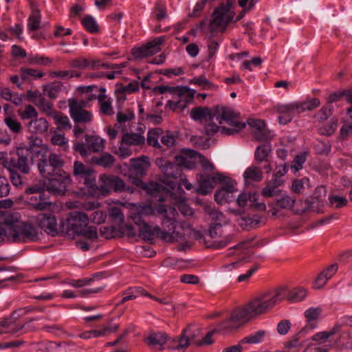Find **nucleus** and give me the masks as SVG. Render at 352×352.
I'll return each instance as SVG.
<instances>
[{
	"label": "nucleus",
	"instance_id": "nucleus-1",
	"mask_svg": "<svg viewBox=\"0 0 352 352\" xmlns=\"http://www.w3.org/2000/svg\"><path fill=\"white\" fill-rule=\"evenodd\" d=\"M281 291L259 294L243 307L234 309L230 317L220 324V330L233 331L252 319L267 313L280 299Z\"/></svg>",
	"mask_w": 352,
	"mask_h": 352
},
{
	"label": "nucleus",
	"instance_id": "nucleus-2",
	"mask_svg": "<svg viewBox=\"0 0 352 352\" xmlns=\"http://www.w3.org/2000/svg\"><path fill=\"white\" fill-rule=\"evenodd\" d=\"M153 211L162 215V228L158 226L152 228L142 220V214L133 217L135 223L140 225V236L144 240L152 242L155 238H160L164 241L172 243L184 238V234L176 230L175 222L178 214L175 207L160 204Z\"/></svg>",
	"mask_w": 352,
	"mask_h": 352
},
{
	"label": "nucleus",
	"instance_id": "nucleus-3",
	"mask_svg": "<svg viewBox=\"0 0 352 352\" xmlns=\"http://www.w3.org/2000/svg\"><path fill=\"white\" fill-rule=\"evenodd\" d=\"M0 223L10 232V241L25 243L38 239V232L31 224L20 221L17 212H4L0 215Z\"/></svg>",
	"mask_w": 352,
	"mask_h": 352
},
{
	"label": "nucleus",
	"instance_id": "nucleus-4",
	"mask_svg": "<svg viewBox=\"0 0 352 352\" xmlns=\"http://www.w3.org/2000/svg\"><path fill=\"white\" fill-rule=\"evenodd\" d=\"M87 215L79 211H72L60 224V232L69 239L82 236L94 241L98 238L96 227L88 226Z\"/></svg>",
	"mask_w": 352,
	"mask_h": 352
},
{
	"label": "nucleus",
	"instance_id": "nucleus-5",
	"mask_svg": "<svg viewBox=\"0 0 352 352\" xmlns=\"http://www.w3.org/2000/svg\"><path fill=\"white\" fill-rule=\"evenodd\" d=\"M36 142V150L34 153L38 158L37 167L40 174L45 178H51L54 175L64 174L63 167L65 162L55 153H50L46 147L39 146Z\"/></svg>",
	"mask_w": 352,
	"mask_h": 352
},
{
	"label": "nucleus",
	"instance_id": "nucleus-6",
	"mask_svg": "<svg viewBox=\"0 0 352 352\" xmlns=\"http://www.w3.org/2000/svg\"><path fill=\"white\" fill-rule=\"evenodd\" d=\"M36 142H41V139H29L28 145L21 146L16 150V156L7 159L3 162V166L7 169H12L20 171L21 173L28 175L30 173V165L33 164L34 153L36 150Z\"/></svg>",
	"mask_w": 352,
	"mask_h": 352
},
{
	"label": "nucleus",
	"instance_id": "nucleus-7",
	"mask_svg": "<svg viewBox=\"0 0 352 352\" xmlns=\"http://www.w3.org/2000/svg\"><path fill=\"white\" fill-rule=\"evenodd\" d=\"M232 3V1L228 0L226 3H221L215 9L212 15V19L208 24L210 32L226 30L234 15V13L230 10Z\"/></svg>",
	"mask_w": 352,
	"mask_h": 352
},
{
	"label": "nucleus",
	"instance_id": "nucleus-8",
	"mask_svg": "<svg viewBox=\"0 0 352 352\" xmlns=\"http://www.w3.org/2000/svg\"><path fill=\"white\" fill-rule=\"evenodd\" d=\"M155 164L162 173L161 181L174 190L177 187V179L182 176V169L164 157L157 158Z\"/></svg>",
	"mask_w": 352,
	"mask_h": 352
},
{
	"label": "nucleus",
	"instance_id": "nucleus-9",
	"mask_svg": "<svg viewBox=\"0 0 352 352\" xmlns=\"http://www.w3.org/2000/svg\"><path fill=\"white\" fill-rule=\"evenodd\" d=\"M99 182L100 186H96V189L100 190L103 195H109L112 190L116 192H133V188L126 186L125 182L116 175L102 174L99 177Z\"/></svg>",
	"mask_w": 352,
	"mask_h": 352
},
{
	"label": "nucleus",
	"instance_id": "nucleus-10",
	"mask_svg": "<svg viewBox=\"0 0 352 352\" xmlns=\"http://www.w3.org/2000/svg\"><path fill=\"white\" fill-rule=\"evenodd\" d=\"M87 102L85 100L69 98L68 100L69 112L75 124H89L93 120L92 113L85 110Z\"/></svg>",
	"mask_w": 352,
	"mask_h": 352
},
{
	"label": "nucleus",
	"instance_id": "nucleus-11",
	"mask_svg": "<svg viewBox=\"0 0 352 352\" xmlns=\"http://www.w3.org/2000/svg\"><path fill=\"white\" fill-rule=\"evenodd\" d=\"M73 175L80 182H82L87 188H96V173L89 166L80 161H75L73 165Z\"/></svg>",
	"mask_w": 352,
	"mask_h": 352
},
{
	"label": "nucleus",
	"instance_id": "nucleus-12",
	"mask_svg": "<svg viewBox=\"0 0 352 352\" xmlns=\"http://www.w3.org/2000/svg\"><path fill=\"white\" fill-rule=\"evenodd\" d=\"M214 118L219 122V124H222L224 120L227 124L237 128H244L245 124L238 120L239 114L230 107L224 106L214 107Z\"/></svg>",
	"mask_w": 352,
	"mask_h": 352
},
{
	"label": "nucleus",
	"instance_id": "nucleus-13",
	"mask_svg": "<svg viewBox=\"0 0 352 352\" xmlns=\"http://www.w3.org/2000/svg\"><path fill=\"white\" fill-rule=\"evenodd\" d=\"M327 195V190L324 186H318L315 189L314 195L305 200L306 207L302 212L312 211L320 213L323 212L324 199Z\"/></svg>",
	"mask_w": 352,
	"mask_h": 352
},
{
	"label": "nucleus",
	"instance_id": "nucleus-14",
	"mask_svg": "<svg viewBox=\"0 0 352 352\" xmlns=\"http://www.w3.org/2000/svg\"><path fill=\"white\" fill-rule=\"evenodd\" d=\"M164 36L157 37L139 47L131 50L132 55L136 58H142L152 56L161 50L160 45L164 42Z\"/></svg>",
	"mask_w": 352,
	"mask_h": 352
},
{
	"label": "nucleus",
	"instance_id": "nucleus-15",
	"mask_svg": "<svg viewBox=\"0 0 352 352\" xmlns=\"http://www.w3.org/2000/svg\"><path fill=\"white\" fill-rule=\"evenodd\" d=\"M49 182L47 184V190L49 192L55 195H63L67 190V188L71 183L69 174L64 171L61 175H54L51 178H47Z\"/></svg>",
	"mask_w": 352,
	"mask_h": 352
},
{
	"label": "nucleus",
	"instance_id": "nucleus-16",
	"mask_svg": "<svg viewBox=\"0 0 352 352\" xmlns=\"http://www.w3.org/2000/svg\"><path fill=\"white\" fill-rule=\"evenodd\" d=\"M24 327V322L19 319V315L14 311L8 318L0 322V334L8 333L14 335L20 331H22Z\"/></svg>",
	"mask_w": 352,
	"mask_h": 352
},
{
	"label": "nucleus",
	"instance_id": "nucleus-17",
	"mask_svg": "<svg viewBox=\"0 0 352 352\" xmlns=\"http://www.w3.org/2000/svg\"><path fill=\"white\" fill-rule=\"evenodd\" d=\"M38 226L48 234L54 236L58 234V225L55 216L51 213H40L36 217Z\"/></svg>",
	"mask_w": 352,
	"mask_h": 352
},
{
	"label": "nucleus",
	"instance_id": "nucleus-18",
	"mask_svg": "<svg viewBox=\"0 0 352 352\" xmlns=\"http://www.w3.org/2000/svg\"><path fill=\"white\" fill-rule=\"evenodd\" d=\"M315 328L314 324L305 326L299 332L294 335L292 338L284 343L283 351H276L274 352H298L303 345V342L300 339L309 330Z\"/></svg>",
	"mask_w": 352,
	"mask_h": 352
},
{
	"label": "nucleus",
	"instance_id": "nucleus-19",
	"mask_svg": "<svg viewBox=\"0 0 352 352\" xmlns=\"http://www.w3.org/2000/svg\"><path fill=\"white\" fill-rule=\"evenodd\" d=\"M226 179V177L219 173L214 176L201 175L199 187L197 189V192L200 195H205L214 188L217 181L223 182Z\"/></svg>",
	"mask_w": 352,
	"mask_h": 352
},
{
	"label": "nucleus",
	"instance_id": "nucleus-20",
	"mask_svg": "<svg viewBox=\"0 0 352 352\" xmlns=\"http://www.w3.org/2000/svg\"><path fill=\"white\" fill-rule=\"evenodd\" d=\"M277 111L278 112L279 122L283 124H286L289 122L294 113L300 114L298 113V107L296 102H294L289 104H280L277 107Z\"/></svg>",
	"mask_w": 352,
	"mask_h": 352
},
{
	"label": "nucleus",
	"instance_id": "nucleus-21",
	"mask_svg": "<svg viewBox=\"0 0 352 352\" xmlns=\"http://www.w3.org/2000/svg\"><path fill=\"white\" fill-rule=\"evenodd\" d=\"M153 91H157L160 94L169 92L176 95L177 98H185L186 100H192L194 97V92L189 88L185 87L157 86L153 89Z\"/></svg>",
	"mask_w": 352,
	"mask_h": 352
},
{
	"label": "nucleus",
	"instance_id": "nucleus-22",
	"mask_svg": "<svg viewBox=\"0 0 352 352\" xmlns=\"http://www.w3.org/2000/svg\"><path fill=\"white\" fill-rule=\"evenodd\" d=\"M198 155V153L192 149H183L181 154L175 156V164L186 168H192L195 166V162L192 161Z\"/></svg>",
	"mask_w": 352,
	"mask_h": 352
},
{
	"label": "nucleus",
	"instance_id": "nucleus-23",
	"mask_svg": "<svg viewBox=\"0 0 352 352\" xmlns=\"http://www.w3.org/2000/svg\"><path fill=\"white\" fill-rule=\"evenodd\" d=\"M27 193H38V196H35L36 200L39 199L40 201L36 204H32L34 208L38 210H45L51 206V202L46 201L45 190L43 188L37 186H34L28 188L26 190Z\"/></svg>",
	"mask_w": 352,
	"mask_h": 352
},
{
	"label": "nucleus",
	"instance_id": "nucleus-24",
	"mask_svg": "<svg viewBox=\"0 0 352 352\" xmlns=\"http://www.w3.org/2000/svg\"><path fill=\"white\" fill-rule=\"evenodd\" d=\"M214 107H197L192 108L190 112V117L195 121L207 122L214 118Z\"/></svg>",
	"mask_w": 352,
	"mask_h": 352
},
{
	"label": "nucleus",
	"instance_id": "nucleus-25",
	"mask_svg": "<svg viewBox=\"0 0 352 352\" xmlns=\"http://www.w3.org/2000/svg\"><path fill=\"white\" fill-rule=\"evenodd\" d=\"M168 340V336L165 332L157 331L151 333L144 341L148 346H158L159 349L162 350Z\"/></svg>",
	"mask_w": 352,
	"mask_h": 352
},
{
	"label": "nucleus",
	"instance_id": "nucleus-26",
	"mask_svg": "<svg viewBox=\"0 0 352 352\" xmlns=\"http://www.w3.org/2000/svg\"><path fill=\"white\" fill-rule=\"evenodd\" d=\"M131 168L130 172L136 176H144L150 166L148 157L142 156L140 158H133L131 160Z\"/></svg>",
	"mask_w": 352,
	"mask_h": 352
},
{
	"label": "nucleus",
	"instance_id": "nucleus-27",
	"mask_svg": "<svg viewBox=\"0 0 352 352\" xmlns=\"http://www.w3.org/2000/svg\"><path fill=\"white\" fill-rule=\"evenodd\" d=\"M296 202V198L288 195H284L276 198L274 203V208L272 209V214L275 216L277 214L278 209L292 210Z\"/></svg>",
	"mask_w": 352,
	"mask_h": 352
},
{
	"label": "nucleus",
	"instance_id": "nucleus-28",
	"mask_svg": "<svg viewBox=\"0 0 352 352\" xmlns=\"http://www.w3.org/2000/svg\"><path fill=\"white\" fill-rule=\"evenodd\" d=\"M116 161V160L113 155L109 153H103L99 156L92 157L89 162L104 168H111Z\"/></svg>",
	"mask_w": 352,
	"mask_h": 352
},
{
	"label": "nucleus",
	"instance_id": "nucleus-29",
	"mask_svg": "<svg viewBox=\"0 0 352 352\" xmlns=\"http://www.w3.org/2000/svg\"><path fill=\"white\" fill-rule=\"evenodd\" d=\"M337 270V264H333L321 272L316 277L314 287L316 289L322 288L326 284L327 281L333 276Z\"/></svg>",
	"mask_w": 352,
	"mask_h": 352
},
{
	"label": "nucleus",
	"instance_id": "nucleus-30",
	"mask_svg": "<svg viewBox=\"0 0 352 352\" xmlns=\"http://www.w3.org/2000/svg\"><path fill=\"white\" fill-rule=\"evenodd\" d=\"M49 124L47 120L44 118H34L28 124V129L32 133H43L47 131Z\"/></svg>",
	"mask_w": 352,
	"mask_h": 352
},
{
	"label": "nucleus",
	"instance_id": "nucleus-31",
	"mask_svg": "<svg viewBox=\"0 0 352 352\" xmlns=\"http://www.w3.org/2000/svg\"><path fill=\"white\" fill-rule=\"evenodd\" d=\"M30 8L32 13L28 19V28L30 31H35L40 27L41 15L37 6L32 1H30Z\"/></svg>",
	"mask_w": 352,
	"mask_h": 352
},
{
	"label": "nucleus",
	"instance_id": "nucleus-32",
	"mask_svg": "<svg viewBox=\"0 0 352 352\" xmlns=\"http://www.w3.org/2000/svg\"><path fill=\"white\" fill-rule=\"evenodd\" d=\"M36 96V100H34L35 104L38 107L40 111L44 112L47 116H51L54 112L53 111V104L47 100L39 92L34 93Z\"/></svg>",
	"mask_w": 352,
	"mask_h": 352
},
{
	"label": "nucleus",
	"instance_id": "nucleus-33",
	"mask_svg": "<svg viewBox=\"0 0 352 352\" xmlns=\"http://www.w3.org/2000/svg\"><path fill=\"white\" fill-rule=\"evenodd\" d=\"M85 140L87 148L94 152L98 153L104 148V140L96 135H85Z\"/></svg>",
	"mask_w": 352,
	"mask_h": 352
},
{
	"label": "nucleus",
	"instance_id": "nucleus-34",
	"mask_svg": "<svg viewBox=\"0 0 352 352\" xmlns=\"http://www.w3.org/2000/svg\"><path fill=\"white\" fill-rule=\"evenodd\" d=\"M54 120L55 124L57 126L56 129L59 131L63 130H69L72 129V124L69 121V118L64 115L60 111H54V113L51 116Z\"/></svg>",
	"mask_w": 352,
	"mask_h": 352
},
{
	"label": "nucleus",
	"instance_id": "nucleus-35",
	"mask_svg": "<svg viewBox=\"0 0 352 352\" xmlns=\"http://www.w3.org/2000/svg\"><path fill=\"white\" fill-rule=\"evenodd\" d=\"M122 143L129 146H140L144 144L145 138L143 135L135 133H124L122 136Z\"/></svg>",
	"mask_w": 352,
	"mask_h": 352
},
{
	"label": "nucleus",
	"instance_id": "nucleus-36",
	"mask_svg": "<svg viewBox=\"0 0 352 352\" xmlns=\"http://www.w3.org/2000/svg\"><path fill=\"white\" fill-rule=\"evenodd\" d=\"M243 177L246 182H261L263 177L261 169L253 165L246 168L243 173Z\"/></svg>",
	"mask_w": 352,
	"mask_h": 352
},
{
	"label": "nucleus",
	"instance_id": "nucleus-37",
	"mask_svg": "<svg viewBox=\"0 0 352 352\" xmlns=\"http://www.w3.org/2000/svg\"><path fill=\"white\" fill-rule=\"evenodd\" d=\"M237 222L243 229L249 230L256 228L260 223V219L257 216H243L238 218Z\"/></svg>",
	"mask_w": 352,
	"mask_h": 352
},
{
	"label": "nucleus",
	"instance_id": "nucleus-38",
	"mask_svg": "<svg viewBox=\"0 0 352 352\" xmlns=\"http://www.w3.org/2000/svg\"><path fill=\"white\" fill-rule=\"evenodd\" d=\"M271 153V146L269 144L258 146L254 153V158L258 164L268 162V157Z\"/></svg>",
	"mask_w": 352,
	"mask_h": 352
},
{
	"label": "nucleus",
	"instance_id": "nucleus-39",
	"mask_svg": "<svg viewBox=\"0 0 352 352\" xmlns=\"http://www.w3.org/2000/svg\"><path fill=\"white\" fill-rule=\"evenodd\" d=\"M97 99L100 105V109L102 113L107 116H111L114 113L111 101L110 98H107L105 94H99L97 96Z\"/></svg>",
	"mask_w": 352,
	"mask_h": 352
},
{
	"label": "nucleus",
	"instance_id": "nucleus-40",
	"mask_svg": "<svg viewBox=\"0 0 352 352\" xmlns=\"http://www.w3.org/2000/svg\"><path fill=\"white\" fill-rule=\"evenodd\" d=\"M163 131L161 128H155L148 131L146 142L149 146L160 148L161 145L158 142L159 138L162 135Z\"/></svg>",
	"mask_w": 352,
	"mask_h": 352
},
{
	"label": "nucleus",
	"instance_id": "nucleus-41",
	"mask_svg": "<svg viewBox=\"0 0 352 352\" xmlns=\"http://www.w3.org/2000/svg\"><path fill=\"white\" fill-rule=\"evenodd\" d=\"M298 113H301L305 111H312L320 104L319 99L314 98L304 101H297Z\"/></svg>",
	"mask_w": 352,
	"mask_h": 352
},
{
	"label": "nucleus",
	"instance_id": "nucleus-42",
	"mask_svg": "<svg viewBox=\"0 0 352 352\" xmlns=\"http://www.w3.org/2000/svg\"><path fill=\"white\" fill-rule=\"evenodd\" d=\"M41 347L39 349L45 350L47 352H66L62 349L67 346L66 342H44L39 344Z\"/></svg>",
	"mask_w": 352,
	"mask_h": 352
},
{
	"label": "nucleus",
	"instance_id": "nucleus-43",
	"mask_svg": "<svg viewBox=\"0 0 352 352\" xmlns=\"http://www.w3.org/2000/svg\"><path fill=\"white\" fill-rule=\"evenodd\" d=\"M204 210L214 223H221V225L226 223L223 214L214 208L207 206L204 208Z\"/></svg>",
	"mask_w": 352,
	"mask_h": 352
},
{
	"label": "nucleus",
	"instance_id": "nucleus-44",
	"mask_svg": "<svg viewBox=\"0 0 352 352\" xmlns=\"http://www.w3.org/2000/svg\"><path fill=\"white\" fill-rule=\"evenodd\" d=\"M19 73L22 81H28L31 77L41 78L43 76L42 72L32 68L21 67Z\"/></svg>",
	"mask_w": 352,
	"mask_h": 352
},
{
	"label": "nucleus",
	"instance_id": "nucleus-45",
	"mask_svg": "<svg viewBox=\"0 0 352 352\" xmlns=\"http://www.w3.org/2000/svg\"><path fill=\"white\" fill-rule=\"evenodd\" d=\"M246 260L245 258L240 259L237 261L231 263L223 266L226 274L229 276L236 275L239 269L245 264Z\"/></svg>",
	"mask_w": 352,
	"mask_h": 352
},
{
	"label": "nucleus",
	"instance_id": "nucleus-46",
	"mask_svg": "<svg viewBox=\"0 0 352 352\" xmlns=\"http://www.w3.org/2000/svg\"><path fill=\"white\" fill-rule=\"evenodd\" d=\"M139 90V83L137 81H133L126 86L121 87L120 89L116 91L117 96L119 99H122L124 100L126 99L125 96H122L121 95L124 94H132Z\"/></svg>",
	"mask_w": 352,
	"mask_h": 352
},
{
	"label": "nucleus",
	"instance_id": "nucleus-47",
	"mask_svg": "<svg viewBox=\"0 0 352 352\" xmlns=\"http://www.w3.org/2000/svg\"><path fill=\"white\" fill-rule=\"evenodd\" d=\"M173 204L184 216H191L193 214L192 209L186 204L184 199L182 197L174 198Z\"/></svg>",
	"mask_w": 352,
	"mask_h": 352
},
{
	"label": "nucleus",
	"instance_id": "nucleus-48",
	"mask_svg": "<svg viewBox=\"0 0 352 352\" xmlns=\"http://www.w3.org/2000/svg\"><path fill=\"white\" fill-rule=\"evenodd\" d=\"M0 96L6 100L13 102L15 105H19L22 102V99L17 94H14L9 88L4 87L0 90Z\"/></svg>",
	"mask_w": 352,
	"mask_h": 352
},
{
	"label": "nucleus",
	"instance_id": "nucleus-49",
	"mask_svg": "<svg viewBox=\"0 0 352 352\" xmlns=\"http://www.w3.org/2000/svg\"><path fill=\"white\" fill-rule=\"evenodd\" d=\"M4 122L9 129L14 133L19 134L22 131L21 124L17 120L14 116L4 118Z\"/></svg>",
	"mask_w": 352,
	"mask_h": 352
},
{
	"label": "nucleus",
	"instance_id": "nucleus-50",
	"mask_svg": "<svg viewBox=\"0 0 352 352\" xmlns=\"http://www.w3.org/2000/svg\"><path fill=\"white\" fill-rule=\"evenodd\" d=\"M257 200V194L255 192L242 193L241 194L237 199L236 203L241 207H244L248 204L256 202Z\"/></svg>",
	"mask_w": 352,
	"mask_h": 352
},
{
	"label": "nucleus",
	"instance_id": "nucleus-51",
	"mask_svg": "<svg viewBox=\"0 0 352 352\" xmlns=\"http://www.w3.org/2000/svg\"><path fill=\"white\" fill-rule=\"evenodd\" d=\"M51 143L54 146H58L63 148V151H67L68 140L65 137L64 135L54 132L51 137Z\"/></svg>",
	"mask_w": 352,
	"mask_h": 352
},
{
	"label": "nucleus",
	"instance_id": "nucleus-52",
	"mask_svg": "<svg viewBox=\"0 0 352 352\" xmlns=\"http://www.w3.org/2000/svg\"><path fill=\"white\" fill-rule=\"evenodd\" d=\"M17 113L22 120H33V118H37L38 116L36 109L30 104L26 105L23 110L19 109Z\"/></svg>",
	"mask_w": 352,
	"mask_h": 352
},
{
	"label": "nucleus",
	"instance_id": "nucleus-53",
	"mask_svg": "<svg viewBox=\"0 0 352 352\" xmlns=\"http://www.w3.org/2000/svg\"><path fill=\"white\" fill-rule=\"evenodd\" d=\"M82 24L85 30L90 33H96L98 32V24L94 18L91 15H86L82 19Z\"/></svg>",
	"mask_w": 352,
	"mask_h": 352
},
{
	"label": "nucleus",
	"instance_id": "nucleus-54",
	"mask_svg": "<svg viewBox=\"0 0 352 352\" xmlns=\"http://www.w3.org/2000/svg\"><path fill=\"white\" fill-rule=\"evenodd\" d=\"M265 336L264 331H258L242 339L241 343L258 344L262 342Z\"/></svg>",
	"mask_w": 352,
	"mask_h": 352
},
{
	"label": "nucleus",
	"instance_id": "nucleus-55",
	"mask_svg": "<svg viewBox=\"0 0 352 352\" xmlns=\"http://www.w3.org/2000/svg\"><path fill=\"white\" fill-rule=\"evenodd\" d=\"M62 89V85L55 82L44 87V92L49 98L54 99L57 97L58 92Z\"/></svg>",
	"mask_w": 352,
	"mask_h": 352
},
{
	"label": "nucleus",
	"instance_id": "nucleus-56",
	"mask_svg": "<svg viewBox=\"0 0 352 352\" xmlns=\"http://www.w3.org/2000/svg\"><path fill=\"white\" fill-rule=\"evenodd\" d=\"M252 133L255 140L258 141H268L273 138V135L272 134L270 130L267 129L266 126L263 127L261 130L252 131Z\"/></svg>",
	"mask_w": 352,
	"mask_h": 352
},
{
	"label": "nucleus",
	"instance_id": "nucleus-57",
	"mask_svg": "<svg viewBox=\"0 0 352 352\" xmlns=\"http://www.w3.org/2000/svg\"><path fill=\"white\" fill-rule=\"evenodd\" d=\"M322 312V309L319 307L316 308H309L305 312V316L307 321V324L306 326H309L310 324H314L315 327L316 323L312 322L314 320H316Z\"/></svg>",
	"mask_w": 352,
	"mask_h": 352
},
{
	"label": "nucleus",
	"instance_id": "nucleus-58",
	"mask_svg": "<svg viewBox=\"0 0 352 352\" xmlns=\"http://www.w3.org/2000/svg\"><path fill=\"white\" fill-rule=\"evenodd\" d=\"M256 2L257 0H239V6L242 7L243 9L237 16L236 21H238L241 20L245 16V13L254 7Z\"/></svg>",
	"mask_w": 352,
	"mask_h": 352
},
{
	"label": "nucleus",
	"instance_id": "nucleus-59",
	"mask_svg": "<svg viewBox=\"0 0 352 352\" xmlns=\"http://www.w3.org/2000/svg\"><path fill=\"white\" fill-rule=\"evenodd\" d=\"M223 232L221 223H212L210 226L207 236L216 240L223 235Z\"/></svg>",
	"mask_w": 352,
	"mask_h": 352
},
{
	"label": "nucleus",
	"instance_id": "nucleus-60",
	"mask_svg": "<svg viewBox=\"0 0 352 352\" xmlns=\"http://www.w3.org/2000/svg\"><path fill=\"white\" fill-rule=\"evenodd\" d=\"M332 106L326 104L323 106L314 116V118L319 122L326 120L332 114Z\"/></svg>",
	"mask_w": 352,
	"mask_h": 352
},
{
	"label": "nucleus",
	"instance_id": "nucleus-61",
	"mask_svg": "<svg viewBox=\"0 0 352 352\" xmlns=\"http://www.w3.org/2000/svg\"><path fill=\"white\" fill-rule=\"evenodd\" d=\"M190 326L184 329L179 336L178 341L179 344L175 347L177 350H183L186 349L190 344V338L186 336L188 331L189 330Z\"/></svg>",
	"mask_w": 352,
	"mask_h": 352
},
{
	"label": "nucleus",
	"instance_id": "nucleus-62",
	"mask_svg": "<svg viewBox=\"0 0 352 352\" xmlns=\"http://www.w3.org/2000/svg\"><path fill=\"white\" fill-rule=\"evenodd\" d=\"M307 295V291L304 289H295L291 291L288 296L287 298L291 301H301Z\"/></svg>",
	"mask_w": 352,
	"mask_h": 352
},
{
	"label": "nucleus",
	"instance_id": "nucleus-63",
	"mask_svg": "<svg viewBox=\"0 0 352 352\" xmlns=\"http://www.w3.org/2000/svg\"><path fill=\"white\" fill-rule=\"evenodd\" d=\"M10 175L12 184L16 187H21L23 185V177L19 174L18 170L8 169Z\"/></svg>",
	"mask_w": 352,
	"mask_h": 352
},
{
	"label": "nucleus",
	"instance_id": "nucleus-64",
	"mask_svg": "<svg viewBox=\"0 0 352 352\" xmlns=\"http://www.w3.org/2000/svg\"><path fill=\"white\" fill-rule=\"evenodd\" d=\"M190 83H194L195 85L202 86L204 89H208L216 88L213 84L210 82L204 76L195 77L190 82Z\"/></svg>",
	"mask_w": 352,
	"mask_h": 352
}]
</instances>
